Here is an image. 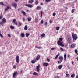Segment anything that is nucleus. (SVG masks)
<instances>
[{
  "label": "nucleus",
  "instance_id": "ea45409f",
  "mask_svg": "<svg viewBox=\"0 0 78 78\" xmlns=\"http://www.w3.org/2000/svg\"><path fill=\"white\" fill-rule=\"evenodd\" d=\"M68 58H71V56H70V55L69 54L68 55Z\"/></svg>",
  "mask_w": 78,
  "mask_h": 78
},
{
  "label": "nucleus",
  "instance_id": "1a4fd4ad",
  "mask_svg": "<svg viewBox=\"0 0 78 78\" xmlns=\"http://www.w3.org/2000/svg\"><path fill=\"white\" fill-rule=\"evenodd\" d=\"M11 5L12 6H13L15 8H17V5L16 4L12 3V4Z\"/></svg>",
  "mask_w": 78,
  "mask_h": 78
},
{
  "label": "nucleus",
  "instance_id": "473e14b6",
  "mask_svg": "<svg viewBox=\"0 0 78 78\" xmlns=\"http://www.w3.org/2000/svg\"><path fill=\"white\" fill-rule=\"evenodd\" d=\"M26 37H28V36H30V34L28 33H26Z\"/></svg>",
  "mask_w": 78,
  "mask_h": 78
},
{
  "label": "nucleus",
  "instance_id": "5fc2aeb1",
  "mask_svg": "<svg viewBox=\"0 0 78 78\" xmlns=\"http://www.w3.org/2000/svg\"><path fill=\"white\" fill-rule=\"evenodd\" d=\"M52 22H53V21L51 20H50L49 21V22L50 23H52Z\"/></svg>",
  "mask_w": 78,
  "mask_h": 78
},
{
  "label": "nucleus",
  "instance_id": "58836bf2",
  "mask_svg": "<svg viewBox=\"0 0 78 78\" xmlns=\"http://www.w3.org/2000/svg\"><path fill=\"white\" fill-rule=\"evenodd\" d=\"M35 21L36 22H38V21H39V20L37 19H35Z\"/></svg>",
  "mask_w": 78,
  "mask_h": 78
},
{
  "label": "nucleus",
  "instance_id": "49530a36",
  "mask_svg": "<svg viewBox=\"0 0 78 78\" xmlns=\"http://www.w3.org/2000/svg\"><path fill=\"white\" fill-rule=\"evenodd\" d=\"M0 36L1 37H3V36L2 35V34H1V33H0Z\"/></svg>",
  "mask_w": 78,
  "mask_h": 78
},
{
  "label": "nucleus",
  "instance_id": "79ce46f5",
  "mask_svg": "<svg viewBox=\"0 0 78 78\" xmlns=\"http://www.w3.org/2000/svg\"><path fill=\"white\" fill-rule=\"evenodd\" d=\"M74 9H72V11H71L72 13H74Z\"/></svg>",
  "mask_w": 78,
  "mask_h": 78
},
{
  "label": "nucleus",
  "instance_id": "69168bd1",
  "mask_svg": "<svg viewBox=\"0 0 78 78\" xmlns=\"http://www.w3.org/2000/svg\"><path fill=\"white\" fill-rule=\"evenodd\" d=\"M74 63V62H72V64H73V63Z\"/></svg>",
  "mask_w": 78,
  "mask_h": 78
},
{
  "label": "nucleus",
  "instance_id": "9d476101",
  "mask_svg": "<svg viewBox=\"0 0 78 78\" xmlns=\"http://www.w3.org/2000/svg\"><path fill=\"white\" fill-rule=\"evenodd\" d=\"M12 22L14 23L15 25H17V23L16 22V19H13Z\"/></svg>",
  "mask_w": 78,
  "mask_h": 78
},
{
  "label": "nucleus",
  "instance_id": "f704fd0d",
  "mask_svg": "<svg viewBox=\"0 0 78 78\" xmlns=\"http://www.w3.org/2000/svg\"><path fill=\"white\" fill-rule=\"evenodd\" d=\"M74 52L76 54H77V53H78V50H77V49H75L74 51Z\"/></svg>",
  "mask_w": 78,
  "mask_h": 78
},
{
  "label": "nucleus",
  "instance_id": "864d4df0",
  "mask_svg": "<svg viewBox=\"0 0 78 78\" xmlns=\"http://www.w3.org/2000/svg\"><path fill=\"white\" fill-rule=\"evenodd\" d=\"M23 22H25V18H23Z\"/></svg>",
  "mask_w": 78,
  "mask_h": 78
},
{
  "label": "nucleus",
  "instance_id": "423d86ee",
  "mask_svg": "<svg viewBox=\"0 0 78 78\" xmlns=\"http://www.w3.org/2000/svg\"><path fill=\"white\" fill-rule=\"evenodd\" d=\"M75 47H76L75 44L74 43H73L70 46V47L71 48H73Z\"/></svg>",
  "mask_w": 78,
  "mask_h": 78
},
{
  "label": "nucleus",
  "instance_id": "e2e57ef3",
  "mask_svg": "<svg viewBox=\"0 0 78 78\" xmlns=\"http://www.w3.org/2000/svg\"><path fill=\"white\" fill-rule=\"evenodd\" d=\"M76 78H78V75H77L76 76Z\"/></svg>",
  "mask_w": 78,
  "mask_h": 78
},
{
  "label": "nucleus",
  "instance_id": "b1692460",
  "mask_svg": "<svg viewBox=\"0 0 78 78\" xmlns=\"http://www.w3.org/2000/svg\"><path fill=\"white\" fill-rule=\"evenodd\" d=\"M34 0H30L29 2L30 3H33Z\"/></svg>",
  "mask_w": 78,
  "mask_h": 78
},
{
  "label": "nucleus",
  "instance_id": "774afa93",
  "mask_svg": "<svg viewBox=\"0 0 78 78\" xmlns=\"http://www.w3.org/2000/svg\"><path fill=\"white\" fill-rule=\"evenodd\" d=\"M18 11H19V9H18Z\"/></svg>",
  "mask_w": 78,
  "mask_h": 78
},
{
  "label": "nucleus",
  "instance_id": "a211bd4d",
  "mask_svg": "<svg viewBox=\"0 0 78 78\" xmlns=\"http://www.w3.org/2000/svg\"><path fill=\"white\" fill-rule=\"evenodd\" d=\"M41 9V6H38L36 8V9L37 10H40Z\"/></svg>",
  "mask_w": 78,
  "mask_h": 78
},
{
  "label": "nucleus",
  "instance_id": "bf43d9fd",
  "mask_svg": "<svg viewBox=\"0 0 78 78\" xmlns=\"http://www.w3.org/2000/svg\"><path fill=\"white\" fill-rule=\"evenodd\" d=\"M55 78H59V77L58 76H56Z\"/></svg>",
  "mask_w": 78,
  "mask_h": 78
},
{
  "label": "nucleus",
  "instance_id": "f3484780",
  "mask_svg": "<svg viewBox=\"0 0 78 78\" xmlns=\"http://www.w3.org/2000/svg\"><path fill=\"white\" fill-rule=\"evenodd\" d=\"M2 21L5 23H6V18H3Z\"/></svg>",
  "mask_w": 78,
  "mask_h": 78
},
{
  "label": "nucleus",
  "instance_id": "c756f323",
  "mask_svg": "<svg viewBox=\"0 0 78 78\" xmlns=\"http://www.w3.org/2000/svg\"><path fill=\"white\" fill-rule=\"evenodd\" d=\"M27 20L29 22H30L31 20V17L27 18Z\"/></svg>",
  "mask_w": 78,
  "mask_h": 78
},
{
  "label": "nucleus",
  "instance_id": "4c0bfd02",
  "mask_svg": "<svg viewBox=\"0 0 78 78\" xmlns=\"http://www.w3.org/2000/svg\"><path fill=\"white\" fill-rule=\"evenodd\" d=\"M13 68L16 69V68H17V66H16V65H14L13 66Z\"/></svg>",
  "mask_w": 78,
  "mask_h": 78
},
{
  "label": "nucleus",
  "instance_id": "37998d69",
  "mask_svg": "<svg viewBox=\"0 0 78 78\" xmlns=\"http://www.w3.org/2000/svg\"><path fill=\"white\" fill-rule=\"evenodd\" d=\"M66 77H69V74H66Z\"/></svg>",
  "mask_w": 78,
  "mask_h": 78
},
{
  "label": "nucleus",
  "instance_id": "aec40b11",
  "mask_svg": "<svg viewBox=\"0 0 78 78\" xmlns=\"http://www.w3.org/2000/svg\"><path fill=\"white\" fill-rule=\"evenodd\" d=\"M4 22H3L2 21V22H0V24L2 26H3V25H4V23H5Z\"/></svg>",
  "mask_w": 78,
  "mask_h": 78
},
{
  "label": "nucleus",
  "instance_id": "6e6552de",
  "mask_svg": "<svg viewBox=\"0 0 78 78\" xmlns=\"http://www.w3.org/2000/svg\"><path fill=\"white\" fill-rule=\"evenodd\" d=\"M67 42L69 44H72V38H69L68 39Z\"/></svg>",
  "mask_w": 78,
  "mask_h": 78
},
{
  "label": "nucleus",
  "instance_id": "2f4dec72",
  "mask_svg": "<svg viewBox=\"0 0 78 78\" xmlns=\"http://www.w3.org/2000/svg\"><path fill=\"white\" fill-rule=\"evenodd\" d=\"M0 5H2V6H5V4H4L3 2H0Z\"/></svg>",
  "mask_w": 78,
  "mask_h": 78
},
{
  "label": "nucleus",
  "instance_id": "6e6d98bb",
  "mask_svg": "<svg viewBox=\"0 0 78 78\" xmlns=\"http://www.w3.org/2000/svg\"><path fill=\"white\" fill-rule=\"evenodd\" d=\"M53 15L54 16H56V13H54L53 14Z\"/></svg>",
  "mask_w": 78,
  "mask_h": 78
},
{
  "label": "nucleus",
  "instance_id": "e433bc0d",
  "mask_svg": "<svg viewBox=\"0 0 78 78\" xmlns=\"http://www.w3.org/2000/svg\"><path fill=\"white\" fill-rule=\"evenodd\" d=\"M35 47H36V48H38V49H41V47H38L37 46H36Z\"/></svg>",
  "mask_w": 78,
  "mask_h": 78
},
{
  "label": "nucleus",
  "instance_id": "8fccbe9b",
  "mask_svg": "<svg viewBox=\"0 0 78 78\" xmlns=\"http://www.w3.org/2000/svg\"><path fill=\"white\" fill-rule=\"evenodd\" d=\"M47 61H48V62H50V59H48V58H47Z\"/></svg>",
  "mask_w": 78,
  "mask_h": 78
},
{
  "label": "nucleus",
  "instance_id": "5701e85b",
  "mask_svg": "<svg viewBox=\"0 0 78 78\" xmlns=\"http://www.w3.org/2000/svg\"><path fill=\"white\" fill-rule=\"evenodd\" d=\"M21 13L22 14H23L24 16H26V13L23 11H21Z\"/></svg>",
  "mask_w": 78,
  "mask_h": 78
},
{
  "label": "nucleus",
  "instance_id": "338daca9",
  "mask_svg": "<svg viewBox=\"0 0 78 78\" xmlns=\"http://www.w3.org/2000/svg\"><path fill=\"white\" fill-rule=\"evenodd\" d=\"M76 59H77V61H78V56L76 57Z\"/></svg>",
  "mask_w": 78,
  "mask_h": 78
},
{
  "label": "nucleus",
  "instance_id": "de8ad7c7",
  "mask_svg": "<svg viewBox=\"0 0 78 78\" xmlns=\"http://www.w3.org/2000/svg\"><path fill=\"white\" fill-rule=\"evenodd\" d=\"M47 24H48V23H47V22H46L44 24L46 26H47Z\"/></svg>",
  "mask_w": 78,
  "mask_h": 78
},
{
  "label": "nucleus",
  "instance_id": "0e129e2a",
  "mask_svg": "<svg viewBox=\"0 0 78 78\" xmlns=\"http://www.w3.org/2000/svg\"><path fill=\"white\" fill-rule=\"evenodd\" d=\"M65 47H67V45H65Z\"/></svg>",
  "mask_w": 78,
  "mask_h": 78
},
{
  "label": "nucleus",
  "instance_id": "7c9ffc66",
  "mask_svg": "<svg viewBox=\"0 0 78 78\" xmlns=\"http://www.w3.org/2000/svg\"><path fill=\"white\" fill-rule=\"evenodd\" d=\"M10 28H11V29H14V26L11 25L10 27Z\"/></svg>",
  "mask_w": 78,
  "mask_h": 78
},
{
  "label": "nucleus",
  "instance_id": "39448f33",
  "mask_svg": "<svg viewBox=\"0 0 78 78\" xmlns=\"http://www.w3.org/2000/svg\"><path fill=\"white\" fill-rule=\"evenodd\" d=\"M17 71H16L15 72H14V73L13 74V78H16L17 77Z\"/></svg>",
  "mask_w": 78,
  "mask_h": 78
},
{
  "label": "nucleus",
  "instance_id": "603ef678",
  "mask_svg": "<svg viewBox=\"0 0 78 78\" xmlns=\"http://www.w3.org/2000/svg\"><path fill=\"white\" fill-rule=\"evenodd\" d=\"M55 48H51V50H55Z\"/></svg>",
  "mask_w": 78,
  "mask_h": 78
},
{
  "label": "nucleus",
  "instance_id": "7ed1b4c3",
  "mask_svg": "<svg viewBox=\"0 0 78 78\" xmlns=\"http://www.w3.org/2000/svg\"><path fill=\"white\" fill-rule=\"evenodd\" d=\"M58 59L60 60V61H58V63L61 64V63L62 62V61H63V59H64V58H63V57L62 56H60L59 57Z\"/></svg>",
  "mask_w": 78,
  "mask_h": 78
},
{
  "label": "nucleus",
  "instance_id": "cd10ccee",
  "mask_svg": "<svg viewBox=\"0 0 78 78\" xmlns=\"http://www.w3.org/2000/svg\"><path fill=\"white\" fill-rule=\"evenodd\" d=\"M38 3H39V1H38V0H36L35 2V5H37Z\"/></svg>",
  "mask_w": 78,
  "mask_h": 78
},
{
  "label": "nucleus",
  "instance_id": "0eeeda50",
  "mask_svg": "<svg viewBox=\"0 0 78 78\" xmlns=\"http://www.w3.org/2000/svg\"><path fill=\"white\" fill-rule=\"evenodd\" d=\"M40 67H41L40 65L39 64L36 67V69L37 72H39L40 70Z\"/></svg>",
  "mask_w": 78,
  "mask_h": 78
},
{
  "label": "nucleus",
  "instance_id": "20e7f679",
  "mask_svg": "<svg viewBox=\"0 0 78 78\" xmlns=\"http://www.w3.org/2000/svg\"><path fill=\"white\" fill-rule=\"evenodd\" d=\"M19 59H20V57L19 55L16 56V59L17 64H19Z\"/></svg>",
  "mask_w": 78,
  "mask_h": 78
},
{
  "label": "nucleus",
  "instance_id": "6ab92c4d",
  "mask_svg": "<svg viewBox=\"0 0 78 78\" xmlns=\"http://www.w3.org/2000/svg\"><path fill=\"white\" fill-rule=\"evenodd\" d=\"M58 56H59V53H58V54L55 57V58H54L55 60L56 59H57V58H58Z\"/></svg>",
  "mask_w": 78,
  "mask_h": 78
},
{
  "label": "nucleus",
  "instance_id": "dca6fc26",
  "mask_svg": "<svg viewBox=\"0 0 78 78\" xmlns=\"http://www.w3.org/2000/svg\"><path fill=\"white\" fill-rule=\"evenodd\" d=\"M62 67H63L62 65H60L58 66V68L60 70L61 69H62Z\"/></svg>",
  "mask_w": 78,
  "mask_h": 78
},
{
  "label": "nucleus",
  "instance_id": "f257e3e1",
  "mask_svg": "<svg viewBox=\"0 0 78 78\" xmlns=\"http://www.w3.org/2000/svg\"><path fill=\"white\" fill-rule=\"evenodd\" d=\"M62 40H63V38H59V40L57 41L58 45H60V46L62 47H64V44H63V42H62V41L61 42Z\"/></svg>",
  "mask_w": 78,
  "mask_h": 78
},
{
  "label": "nucleus",
  "instance_id": "2eb2a0df",
  "mask_svg": "<svg viewBox=\"0 0 78 78\" xmlns=\"http://www.w3.org/2000/svg\"><path fill=\"white\" fill-rule=\"evenodd\" d=\"M33 75H36L37 76L39 75V74L36 72H34V73H33Z\"/></svg>",
  "mask_w": 78,
  "mask_h": 78
},
{
  "label": "nucleus",
  "instance_id": "4be33fe9",
  "mask_svg": "<svg viewBox=\"0 0 78 78\" xmlns=\"http://www.w3.org/2000/svg\"><path fill=\"white\" fill-rule=\"evenodd\" d=\"M64 61H66V53H65L64 55Z\"/></svg>",
  "mask_w": 78,
  "mask_h": 78
},
{
  "label": "nucleus",
  "instance_id": "4468645a",
  "mask_svg": "<svg viewBox=\"0 0 78 78\" xmlns=\"http://www.w3.org/2000/svg\"><path fill=\"white\" fill-rule=\"evenodd\" d=\"M36 60L34 59L33 60H32L31 61V63H32V64H35V63H36Z\"/></svg>",
  "mask_w": 78,
  "mask_h": 78
},
{
  "label": "nucleus",
  "instance_id": "680f3d73",
  "mask_svg": "<svg viewBox=\"0 0 78 78\" xmlns=\"http://www.w3.org/2000/svg\"><path fill=\"white\" fill-rule=\"evenodd\" d=\"M21 74H22V71L21 70L20 72Z\"/></svg>",
  "mask_w": 78,
  "mask_h": 78
},
{
  "label": "nucleus",
  "instance_id": "c9c22d12",
  "mask_svg": "<svg viewBox=\"0 0 78 78\" xmlns=\"http://www.w3.org/2000/svg\"><path fill=\"white\" fill-rule=\"evenodd\" d=\"M59 28H60V27H57L56 28V30H59Z\"/></svg>",
  "mask_w": 78,
  "mask_h": 78
},
{
  "label": "nucleus",
  "instance_id": "72a5a7b5",
  "mask_svg": "<svg viewBox=\"0 0 78 78\" xmlns=\"http://www.w3.org/2000/svg\"><path fill=\"white\" fill-rule=\"evenodd\" d=\"M9 6H8L7 7V8L5 9V11H8V10L9 9Z\"/></svg>",
  "mask_w": 78,
  "mask_h": 78
},
{
  "label": "nucleus",
  "instance_id": "412c9836",
  "mask_svg": "<svg viewBox=\"0 0 78 78\" xmlns=\"http://www.w3.org/2000/svg\"><path fill=\"white\" fill-rule=\"evenodd\" d=\"M21 36L22 37H25V34L24 33H22L21 34Z\"/></svg>",
  "mask_w": 78,
  "mask_h": 78
},
{
  "label": "nucleus",
  "instance_id": "393cba45",
  "mask_svg": "<svg viewBox=\"0 0 78 78\" xmlns=\"http://www.w3.org/2000/svg\"><path fill=\"white\" fill-rule=\"evenodd\" d=\"M75 76V75L74 73L72 74L71 76V78H74Z\"/></svg>",
  "mask_w": 78,
  "mask_h": 78
},
{
  "label": "nucleus",
  "instance_id": "13d9d810",
  "mask_svg": "<svg viewBox=\"0 0 78 78\" xmlns=\"http://www.w3.org/2000/svg\"><path fill=\"white\" fill-rule=\"evenodd\" d=\"M43 3H41V6H43Z\"/></svg>",
  "mask_w": 78,
  "mask_h": 78
},
{
  "label": "nucleus",
  "instance_id": "a18cd8bd",
  "mask_svg": "<svg viewBox=\"0 0 78 78\" xmlns=\"http://www.w3.org/2000/svg\"><path fill=\"white\" fill-rule=\"evenodd\" d=\"M41 24H43V23H44V20H42L41 22Z\"/></svg>",
  "mask_w": 78,
  "mask_h": 78
},
{
  "label": "nucleus",
  "instance_id": "f8f14e48",
  "mask_svg": "<svg viewBox=\"0 0 78 78\" xmlns=\"http://www.w3.org/2000/svg\"><path fill=\"white\" fill-rule=\"evenodd\" d=\"M25 6L29 7V8H32L33 7V6L30 4H26Z\"/></svg>",
  "mask_w": 78,
  "mask_h": 78
},
{
  "label": "nucleus",
  "instance_id": "9b49d317",
  "mask_svg": "<svg viewBox=\"0 0 78 78\" xmlns=\"http://www.w3.org/2000/svg\"><path fill=\"white\" fill-rule=\"evenodd\" d=\"M48 65H49V64L48 63L44 62L43 64V66H45V67H47Z\"/></svg>",
  "mask_w": 78,
  "mask_h": 78
},
{
  "label": "nucleus",
  "instance_id": "4d7b16f0",
  "mask_svg": "<svg viewBox=\"0 0 78 78\" xmlns=\"http://www.w3.org/2000/svg\"><path fill=\"white\" fill-rule=\"evenodd\" d=\"M8 36H9V37H11V35H10V34H8Z\"/></svg>",
  "mask_w": 78,
  "mask_h": 78
},
{
  "label": "nucleus",
  "instance_id": "bb28decb",
  "mask_svg": "<svg viewBox=\"0 0 78 78\" xmlns=\"http://www.w3.org/2000/svg\"><path fill=\"white\" fill-rule=\"evenodd\" d=\"M40 12L41 14V18H42V14L43 13V12H42V11H40Z\"/></svg>",
  "mask_w": 78,
  "mask_h": 78
},
{
  "label": "nucleus",
  "instance_id": "a878e982",
  "mask_svg": "<svg viewBox=\"0 0 78 78\" xmlns=\"http://www.w3.org/2000/svg\"><path fill=\"white\" fill-rule=\"evenodd\" d=\"M24 29L25 30H27L28 29V26H27V25L25 26Z\"/></svg>",
  "mask_w": 78,
  "mask_h": 78
},
{
  "label": "nucleus",
  "instance_id": "ddd939ff",
  "mask_svg": "<svg viewBox=\"0 0 78 78\" xmlns=\"http://www.w3.org/2000/svg\"><path fill=\"white\" fill-rule=\"evenodd\" d=\"M41 56L40 55H38L37 56V57L36 58V60L37 61L38 60H39V59H40V57Z\"/></svg>",
  "mask_w": 78,
  "mask_h": 78
},
{
  "label": "nucleus",
  "instance_id": "a19ab883",
  "mask_svg": "<svg viewBox=\"0 0 78 78\" xmlns=\"http://www.w3.org/2000/svg\"><path fill=\"white\" fill-rule=\"evenodd\" d=\"M51 0H45V2H50Z\"/></svg>",
  "mask_w": 78,
  "mask_h": 78
},
{
  "label": "nucleus",
  "instance_id": "c85d7f7f",
  "mask_svg": "<svg viewBox=\"0 0 78 78\" xmlns=\"http://www.w3.org/2000/svg\"><path fill=\"white\" fill-rule=\"evenodd\" d=\"M41 37H45V34L44 33H43L41 35Z\"/></svg>",
  "mask_w": 78,
  "mask_h": 78
},
{
  "label": "nucleus",
  "instance_id": "f03ea898",
  "mask_svg": "<svg viewBox=\"0 0 78 78\" xmlns=\"http://www.w3.org/2000/svg\"><path fill=\"white\" fill-rule=\"evenodd\" d=\"M72 37L73 41L76 40L78 39L77 35L76 34H72Z\"/></svg>",
  "mask_w": 78,
  "mask_h": 78
},
{
  "label": "nucleus",
  "instance_id": "052dcab7",
  "mask_svg": "<svg viewBox=\"0 0 78 78\" xmlns=\"http://www.w3.org/2000/svg\"><path fill=\"white\" fill-rule=\"evenodd\" d=\"M15 1L16 2H18V1H19V0H15Z\"/></svg>",
  "mask_w": 78,
  "mask_h": 78
},
{
  "label": "nucleus",
  "instance_id": "3c124183",
  "mask_svg": "<svg viewBox=\"0 0 78 78\" xmlns=\"http://www.w3.org/2000/svg\"><path fill=\"white\" fill-rule=\"evenodd\" d=\"M60 50H61V51H63V48H60Z\"/></svg>",
  "mask_w": 78,
  "mask_h": 78
},
{
  "label": "nucleus",
  "instance_id": "c03bdc74",
  "mask_svg": "<svg viewBox=\"0 0 78 78\" xmlns=\"http://www.w3.org/2000/svg\"><path fill=\"white\" fill-rule=\"evenodd\" d=\"M19 26H21V25H22V23L20 22H19Z\"/></svg>",
  "mask_w": 78,
  "mask_h": 78
},
{
  "label": "nucleus",
  "instance_id": "09e8293b",
  "mask_svg": "<svg viewBox=\"0 0 78 78\" xmlns=\"http://www.w3.org/2000/svg\"><path fill=\"white\" fill-rule=\"evenodd\" d=\"M3 18V16H0V19H2Z\"/></svg>",
  "mask_w": 78,
  "mask_h": 78
}]
</instances>
